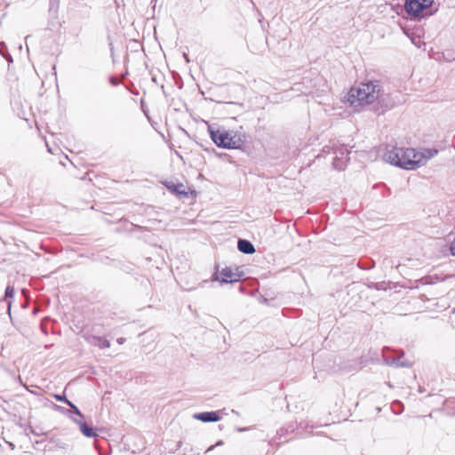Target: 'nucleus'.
<instances>
[{"label":"nucleus","instance_id":"nucleus-23","mask_svg":"<svg viewBox=\"0 0 455 455\" xmlns=\"http://www.w3.org/2000/svg\"><path fill=\"white\" fill-rule=\"evenodd\" d=\"M224 443L222 440H219L214 445H211L207 450L206 453L212 451L215 447L223 445Z\"/></svg>","mask_w":455,"mask_h":455},{"label":"nucleus","instance_id":"nucleus-8","mask_svg":"<svg viewBox=\"0 0 455 455\" xmlns=\"http://www.w3.org/2000/svg\"><path fill=\"white\" fill-rule=\"evenodd\" d=\"M85 340L92 346L98 347L100 349L110 347V341L104 337L92 334H85Z\"/></svg>","mask_w":455,"mask_h":455},{"label":"nucleus","instance_id":"nucleus-20","mask_svg":"<svg viewBox=\"0 0 455 455\" xmlns=\"http://www.w3.org/2000/svg\"><path fill=\"white\" fill-rule=\"evenodd\" d=\"M227 149H238L236 144L232 137V134L229 132V140L228 141Z\"/></svg>","mask_w":455,"mask_h":455},{"label":"nucleus","instance_id":"nucleus-32","mask_svg":"<svg viewBox=\"0 0 455 455\" xmlns=\"http://www.w3.org/2000/svg\"><path fill=\"white\" fill-rule=\"evenodd\" d=\"M10 447H12V449H13L14 448V444L10 443Z\"/></svg>","mask_w":455,"mask_h":455},{"label":"nucleus","instance_id":"nucleus-24","mask_svg":"<svg viewBox=\"0 0 455 455\" xmlns=\"http://www.w3.org/2000/svg\"><path fill=\"white\" fill-rule=\"evenodd\" d=\"M432 277L431 276H424L421 278V283L423 284H432L434 283L433 281H431Z\"/></svg>","mask_w":455,"mask_h":455},{"label":"nucleus","instance_id":"nucleus-15","mask_svg":"<svg viewBox=\"0 0 455 455\" xmlns=\"http://www.w3.org/2000/svg\"><path fill=\"white\" fill-rule=\"evenodd\" d=\"M67 448L68 444L66 443L55 438H51L49 441V444L44 447V449H48L49 451L53 449L66 450Z\"/></svg>","mask_w":455,"mask_h":455},{"label":"nucleus","instance_id":"nucleus-22","mask_svg":"<svg viewBox=\"0 0 455 455\" xmlns=\"http://www.w3.org/2000/svg\"><path fill=\"white\" fill-rule=\"evenodd\" d=\"M54 407L57 411H60L61 413H63L67 416L69 415V411H68V409L60 406V405H57V404H55Z\"/></svg>","mask_w":455,"mask_h":455},{"label":"nucleus","instance_id":"nucleus-11","mask_svg":"<svg viewBox=\"0 0 455 455\" xmlns=\"http://www.w3.org/2000/svg\"><path fill=\"white\" fill-rule=\"evenodd\" d=\"M298 424H296V426H294L293 424H291V425H288L287 427H281L279 430H277L276 432V436L273 437L271 440H270V445H276V446H279L280 445V443L277 442V439H281L283 436H285L287 434L289 433H293L294 430L298 427Z\"/></svg>","mask_w":455,"mask_h":455},{"label":"nucleus","instance_id":"nucleus-21","mask_svg":"<svg viewBox=\"0 0 455 455\" xmlns=\"http://www.w3.org/2000/svg\"><path fill=\"white\" fill-rule=\"evenodd\" d=\"M53 397L59 401L66 403V400H68L65 394H54Z\"/></svg>","mask_w":455,"mask_h":455},{"label":"nucleus","instance_id":"nucleus-31","mask_svg":"<svg viewBox=\"0 0 455 455\" xmlns=\"http://www.w3.org/2000/svg\"><path fill=\"white\" fill-rule=\"evenodd\" d=\"M346 155L347 156L349 154V151L347 149H345Z\"/></svg>","mask_w":455,"mask_h":455},{"label":"nucleus","instance_id":"nucleus-17","mask_svg":"<svg viewBox=\"0 0 455 455\" xmlns=\"http://www.w3.org/2000/svg\"><path fill=\"white\" fill-rule=\"evenodd\" d=\"M232 137L236 144L238 149L242 148V146L245 142L246 136L244 133L235 132L232 134Z\"/></svg>","mask_w":455,"mask_h":455},{"label":"nucleus","instance_id":"nucleus-9","mask_svg":"<svg viewBox=\"0 0 455 455\" xmlns=\"http://www.w3.org/2000/svg\"><path fill=\"white\" fill-rule=\"evenodd\" d=\"M403 355V353L401 355H384L383 360L387 365L395 367H409L410 363L407 361H401Z\"/></svg>","mask_w":455,"mask_h":455},{"label":"nucleus","instance_id":"nucleus-13","mask_svg":"<svg viewBox=\"0 0 455 455\" xmlns=\"http://www.w3.org/2000/svg\"><path fill=\"white\" fill-rule=\"evenodd\" d=\"M438 154L435 148H425L423 152H418V159L420 158V166L426 164L427 161Z\"/></svg>","mask_w":455,"mask_h":455},{"label":"nucleus","instance_id":"nucleus-5","mask_svg":"<svg viewBox=\"0 0 455 455\" xmlns=\"http://www.w3.org/2000/svg\"><path fill=\"white\" fill-rule=\"evenodd\" d=\"M208 132L212 140L219 148H227L228 141L229 140V132L214 128L212 125L208 126Z\"/></svg>","mask_w":455,"mask_h":455},{"label":"nucleus","instance_id":"nucleus-4","mask_svg":"<svg viewBox=\"0 0 455 455\" xmlns=\"http://www.w3.org/2000/svg\"><path fill=\"white\" fill-rule=\"evenodd\" d=\"M162 183L171 194L176 196L180 199L189 198L190 196H196V190L189 189V188L186 187L183 183H174L173 181L169 180H164Z\"/></svg>","mask_w":455,"mask_h":455},{"label":"nucleus","instance_id":"nucleus-16","mask_svg":"<svg viewBox=\"0 0 455 455\" xmlns=\"http://www.w3.org/2000/svg\"><path fill=\"white\" fill-rule=\"evenodd\" d=\"M66 404L69 406V415L68 417L70 419V416L74 417V415L79 417L78 419H83L84 418V414L81 412L79 408L74 404L70 400H66Z\"/></svg>","mask_w":455,"mask_h":455},{"label":"nucleus","instance_id":"nucleus-2","mask_svg":"<svg viewBox=\"0 0 455 455\" xmlns=\"http://www.w3.org/2000/svg\"><path fill=\"white\" fill-rule=\"evenodd\" d=\"M385 159L394 166L411 171L420 167V158L418 159V151L412 148L394 147L385 154Z\"/></svg>","mask_w":455,"mask_h":455},{"label":"nucleus","instance_id":"nucleus-19","mask_svg":"<svg viewBox=\"0 0 455 455\" xmlns=\"http://www.w3.org/2000/svg\"><path fill=\"white\" fill-rule=\"evenodd\" d=\"M358 267L361 269L369 270L375 267V262L373 260H368L366 262L359 261Z\"/></svg>","mask_w":455,"mask_h":455},{"label":"nucleus","instance_id":"nucleus-26","mask_svg":"<svg viewBox=\"0 0 455 455\" xmlns=\"http://www.w3.org/2000/svg\"><path fill=\"white\" fill-rule=\"evenodd\" d=\"M108 45H109V47H110V50H111V51H113V43H112V41H111L110 36H108Z\"/></svg>","mask_w":455,"mask_h":455},{"label":"nucleus","instance_id":"nucleus-27","mask_svg":"<svg viewBox=\"0 0 455 455\" xmlns=\"http://www.w3.org/2000/svg\"><path fill=\"white\" fill-rule=\"evenodd\" d=\"M117 342H118L119 344H123V343L124 342V338H118V339H117Z\"/></svg>","mask_w":455,"mask_h":455},{"label":"nucleus","instance_id":"nucleus-1","mask_svg":"<svg viewBox=\"0 0 455 455\" xmlns=\"http://www.w3.org/2000/svg\"><path fill=\"white\" fill-rule=\"evenodd\" d=\"M347 101L354 108L372 105V110L377 115L384 114L394 106L390 94L384 92L378 80L362 83L358 87L351 88Z\"/></svg>","mask_w":455,"mask_h":455},{"label":"nucleus","instance_id":"nucleus-3","mask_svg":"<svg viewBox=\"0 0 455 455\" xmlns=\"http://www.w3.org/2000/svg\"><path fill=\"white\" fill-rule=\"evenodd\" d=\"M434 0H405L404 10L411 20H420L425 16H431L437 9L427 10L432 6Z\"/></svg>","mask_w":455,"mask_h":455},{"label":"nucleus","instance_id":"nucleus-28","mask_svg":"<svg viewBox=\"0 0 455 455\" xmlns=\"http://www.w3.org/2000/svg\"><path fill=\"white\" fill-rule=\"evenodd\" d=\"M183 57H184V59L186 60L187 62H189V59H188V56L187 53H184Z\"/></svg>","mask_w":455,"mask_h":455},{"label":"nucleus","instance_id":"nucleus-12","mask_svg":"<svg viewBox=\"0 0 455 455\" xmlns=\"http://www.w3.org/2000/svg\"><path fill=\"white\" fill-rule=\"evenodd\" d=\"M237 249L240 252L246 255L253 254L256 251L253 243L251 241L243 238L238 239Z\"/></svg>","mask_w":455,"mask_h":455},{"label":"nucleus","instance_id":"nucleus-33","mask_svg":"<svg viewBox=\"0 0 455 455\" xmlns=\"http://www.w3.org/2000/svg\"><path fill=\"white\" fill-rule=\"evenodd\" d=\"M100 455H108V454H101V453H100Z\"/></svg>","mask_w":455,"mask_h":455},{"label":"nucleus","instance_id":"nucleus-18","mask_svg":"<svg viewBox=\"0 0 455 455\" xmlns=\"http://www.w3.org/2000/svg\"><path fill=\"white\" fill-rule=\"evenodd\" d=\"M344 154H345L344 152H341V157L336 156L333 159L332 165H333L334 169L339 170V171L344 170L345 163L342 160Z\"/></svg>","mask_w":455,"mask_h":455},{"label":"nucleus","instance_id":"nucleus-30","mask_svg":"<svg viewBox=\"0 0 455 455\" xmlns=\"http://www.w3.org/2000/svg\"><path fill=\"white\" fill-rule=\"evenodd\" d=\"M245 430H246V428H239L238 429L239 432H243V431H245Z\"/></svg>","mask_w":455,"mask_h":455},{"label":"nucleus","instance_id":"nucleus-29","mask_svg":"<svg viewBox=\"0 0 455 455\" xmlns=\"http://www.w3.org/2000/svg\"><path fill=\"white\" fill-rule=\"evenodd\" d=\"M31 433L34 435H40L39 433L36 432L34 429H31Z\"/></svg>","mask_w":455,"mask_h":455},{"label":"nucleus","instance_id":"nucleus-10","mask_svg":"<svg viewBox=\"0 0 455 455\" xmlns=\"http://www.w3.org/2000/svg\"><path fill=\"white\" fill-rule=\"evenodd\" d=\"M193 417L204 423L217 422L221 419L219 411H215L195 413Z\"/></svg>","mask_w":455,"mask_h":455},{"label":"nucleus","instance_id":"nucleus-14","mask_svg":"<svg viewBox=\"0 0 455 455\" xmlns=\"http://www.w3.org/2000/svg\"><path fill=\"white\" fill-rule=\"evenodd\" d=\"M14 295H15L14 287L12 285H7V287L5 288V291H4V299L8 300L7 301V312H8V315L11 319H12L11 307H12V299L14 298Z\"/></svg>","mask_w":455,"mask_h":455},{"label":"nucleus","instance_id":"nucleus-25","mask_svg":"<svg viewBox=\"0 0 455 455\" xmlns=\"http://www.w3.org/2000/svg\"><path fill=\"white\" fill-rule=\"evenodd\" d=\"M108 80L113 86H117L119 84V81L113 76H109Z\"/></svg>","mask_w":455,"mask_h":455},{"label":"nucleus","instance_id":"nucleus-7","mask_svg":"<svg viewBox=\"0 0 455 455\" xmlns=\"http://www.w3.org/2000/svg\"><path fill=\"white\" fill-rule=\"evenodd\" d=\"M70 419L73 422L78 425L80 432L88 438H94L98 436L97 428L93 427L91 425H88L83 419H77L75 417L70 416Z\"/></svg>","mask_w":455,"mask_h":455},{"label":"nucleus","instance_id":"nucleus-6","mask_svg":"<svg viewBox=\"0 0 455 455\" xmlns=\"http://www.w3.org/2000/svg\"><path fill=\"white\" fill-rule=\"evenodd\" d=\"M220 274V276L214 274L212 278L213 280L219 281L222 283H233L238 282L243 275L242 272H233L230 267L222 268Z\"/></svg>","mask_w":455,"mask_h":455}]
</instances>
